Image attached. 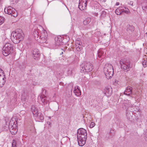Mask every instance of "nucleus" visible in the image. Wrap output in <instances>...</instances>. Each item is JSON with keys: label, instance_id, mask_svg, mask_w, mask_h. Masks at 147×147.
<instances>
[{"label": "nucleus", "instance_id": "nucleus-1", "mask_svg": "<svg viewBox=\"0 0 147 147\" xmlns=\"http://www.w3.org/2000/svg\"><path fill=\"white\" fill-rule=\"evenodd\" d=\"M87 138V133L86 130L83 128H80L77 131V139L79 146H84L86 142Z\"/></svg>", "mask_w": 147, "mask_h": 147}, {"label": "nucleus", "instance_id": "nucleus-2", "mask_svg": "<svg viewBox=\"0 0 147 147\" xmlns=\"http://www.w3.org/2000/svg\"><path fill=\"white\" fill-rule=\"evenodd\" d=\"M104 73L106 78L110 79L114 74V70L112 65L110 64H106L104 68Z\"/></svg>", "mask_w": 147, "mask_h": 147}, {"label": "nucleus", "instance_id": "nucleus-3", "mask_svg": "<svg viewBox=\"0 0 147 147\" xmlns=\"http://www.w3.org/2000/svg\"><path fill=\"white\" fill-rule=\"evenodd\" d=\"M80 71L81 73H88L93 69V66L90 62H85L80 65Z\"/></svg>", "mask_w": 147, "mask_h": 147}, {"label": "nucleus", "instance_id": "nucleus-4", "mask_svg": "<svg viewBox=\"0 0 147 147\" xmlns=\"http://www.w3.org/2000/svg\"><path fill=\"white\" fill-rule=\"evenodd\" d=\"M13 50V45L9 43H7L3 48L2 54L4 56H7L11 53Z\"/></svg>", "mask_w": 147, "mask_h": 147}, {"label": "nucleus", "instance_id": "nucleus-5", "mask_svg": "<svg viewBox=\"0 0 147 147\" xmlns=\"http://www.w3.org/2000/svg\"><path fill=\"white\" fill-rule=\"evenodd\" d=\"M16 123L15 121L11 119L9 123V127L10 131L12 135H15L16 134L18 131L17 129V121H16Z\"/></svg>", "mask_w": 147, "mask_h": 147}, {"label": "nucleus", "instance_id": "nucleus-6", "mask_svg": "<svg viewBox=\"0 0 147 147\" xmlns=\"http://www.w3.org/2000/svg\"><path fill=\"white\" fill-rule=\"evenodd\" d=\"M120 64L121 68L127 71L129 70L130 68V62L128 60L121 59L120 61Z\"/></svg>", "mask_w": 147, "mask_h": 147}, {"label": "nucleus", "instance_id": "nucleus-7", "mask_svg": "<svg viewBox=\"0 0 147 147\" xmlns=\"http://www.w3.org/2000/svg\"><path fill=\"white\" fill-rule=\"evenodd\" d=\"M13 36L14 38L18 40V42L21 40L24 37V34L22 30L18 29L16 30L15 33H13Z\"/></svg>", "mask_w": 147, "mask_h": 147}, {"label": "nucleus", "instance_id": "nucleus-8", "mask_svg": "<svg viewBox=\"0 0 147 147\" xmlns=\"http://www.w3.org/2000/svg\"><path fill=\"white\" fill-rule=\"evenodd\" d=\"M4 12L5 13L10 15L14 17H16L18 15V13L15 9L10 6L5 8Z\"/></svg>", "mask_w": 147, "mask_h": 147}, {"label": "nucleus", "instance_id": "nucleus-9", "mask_svg": "<svg viewBox=\"0 0 147 147\" xmlns=\"http://www.w3.org/2000/svg\"><path fill=\"white\" fill-rule=\"evenodd\" d=\"M134 29L135 28L133 26L128 24L126 29V30L128 34V35H129L131 37L136 36L135 33V32L134 31Z\"/></svg>", "mask_w": 147, "mask_h": 147}, {"label": "nucleus", "instance_id": "nucleus-10", "mask_svg": "<svg viewBox=\"0 0 147 147\" xmlns=\"http://www.w3.org/2000/svg\"><path fill=\"white\" fill-rule=\"evenodd\" d=\"M87 0H79L78 7L81 10L85 9L86 8Z\"/></svg>", "mask_w": 147, "mask_h": 147}, {"label": "nucleus", "instance_id": "nucleus-11", "mask_svg": "<svg viewBox=\"0 0 147 147\" xmlns=\"http://www.w3.org/2000/svg\"><path fill=\"white\" fill-rule=\"evenodd\" d=\"M40 98H41V100L45 107H47L48 105H49V101L47 100V98L45 96L44 94H42L40 96Z\"/></svg>", "mask_w": 147, "mask_h": 147}, {"label": "nucleus", "instance_id": "nucleus-12", "mask_svg": "<svg viewBox=\"0 0 147 147\" xmlns=\"http://www.w3.org/2000/svg\"><path fill=\"white\" fill-rule=\"evenodd\" d=\"M32 54L34 59L38 60L40 58V54L38 49H34L32 51Z\"/></svg>", "mask_w": 147, "mask_h": 147}, {"label": "nucleus", "instance_id": "nucleus-13", "mask_svg": "<svg viewBox=\"0 0 147 147\" xmlns=\"http://www.w3.org/2000/svg\"><path fill=\"white\" fill-rule=\"evenodd\" d=\"M63 37L60 36L55 39V43L57 46L63 45Z\"/></svg>", "mask_w": 147, "mask_h": 147}, {"label": "nucleus", "instance_id": "nucleus-14", "mask_svg": "<svg viewBox=\"0 0 147 147\" xmlns=\"http://www.w3.org/2000/svg\"><path fill=\"white\" fill-rule=\"evenodd\" d=\"M106 50L105 49H100L98 51V56L99 58H104L106 56Z\"/></svg>", "mask_w": 147, "mask_h": 147}, {"label": "nucleus", "instance_id": "nucleus-15", "mask_svg": "<svg viewBox=\"0 0 147 147\" xmlns=\"http://www.w3.org/2000/svg\"><path fill=\"white\" fill-rule=\"evenodd\" d=\"M104 94L107 96H109L111 95L112 93V90L111 88L109 87H106L104 89Z\"/></svg>", "mask_w": 147, "mask_h": 147}, {"label": "nucleus", "instance_id": "nucleus-16", "mask_svg": "<svg viewBox=\"0 0 147 147\" xmlns=\"http://www.w3.org/2000/svg\"><path fill=\"white\" fill-rule=\"evenodd\" d=\"M132 91V88L131 87L128 86L126 88L124 92V94L128 96H129L131 93Z\"/></svg>", "mask_w": 147, "mask_h": 147}, {"label": "nucleus", "instance_id": "nucleus-17", "mask_svg": "<svg viewBox=\"0 0 147 147\" xmlns=\"http://www.w3.org/2000/svg\"><path fill=\"white\" fill-rule=\"evenodd\" d=\"M3 73V70L0 69V73ZM6 78L5 77L4 78H1V75L0 74V87H1L3 86V85L5 84V82Z\"/></svg>", "mask_w": 147, "mask_h": 147}, {"label": "nucleus", "instance_id": "nucleus-18", "mask_svg": "<svg viewBox=\"0 0 147 147\" xmlns=\"http://www.w3.org/2000/svg\"><path fill=\"white\" fill-rule=\"evenodd\" d=\"M42 37H42L39 36L38 38L36 39V41H37L38 42L41 43H47V39L43 37Z\"/></svg>", "mask_w": 147, "mask_h": 147}, {"label": "nucleus", "instance_id": "nucleus-19", "mask_svg": "<svg viewBox=\"0 0 147 147\" xmlns=\"http://www.w3.org/2000/svg\"><path fill=\"white\" fill-rule=\"evenodd\" d=\"M123 8H124L125 9H126L125 7L120 6L115 10V12L118 15L121 14L123 12Z\"/></svg>", "mask_w": 147, "mask_h": 147}, {"label": "nucleus", "instance_id": "nucleus-20", "mask_svg": "<svg viewBox=\"0 0 147 147\" xmlns=\"http://www.w3.org/2000/svg\"><path fill=\"white\" fill-rule=\"evenodd\" d=\"M40 32L39 30L37 29H35L33 32V36L36 40H37V38H38L39 37L40 35H39V32Z\"/></svg>", "mask_w": 147, "mask_h": 147}, {"label": "nucleus", "instance_id": "nucleus-21", "mask_svg": "<svg viewBox=\"0 0 147 147\" xmlns=\"http://www.w3.org/2000/svg\"><path fill=\"white\" fill-rule=\"evenodd\" d=\"M36 119H38L42 121L44 119V117L42 113H38L36 114V116L35 115L34 116Z\"/></svg>", "mask_w": 147, "mask_h": 147}, {"label": "nucleus", "instance_id": "nucleus-22", "mask_svg": "<svg viewBox=\"0 0 147 147\" xmlns=\"http://www.w3.org/2000/svg\"><path fill=\"white\" fill-rule=\"evenodd\" d=\"M74 92L77 96H79L81 95V92L78 86L75 87Z\"/></svg>", "mask_w": 147, "mask_h": 147}, {"label": "nucleus", "instance_id": "nucleus-23", "mask_svg": "<svg viewBox=\"0 0 147 147\" xmlns=\"http://www.w3.org/2000/svg\"><path fill=\"white\" fill-rule=\"evenodd\" d=\"M42 31L41 34H40L39 36L42 37V38L43 37L47 39L48 34L47 31L43 28H42Z\"/></svg>", "mask_w": 147, "mask_h": 147}, {"label": "nucleus", "instance_id": "nucleus-24", "mask_svg": "<svg viewBox=\"0 0 147 147\" xmlns=\"http://www.w3.org/2000/svg\"><path fill=\"white\" fill-rule=\"evenodd\" d=\"M31 110L34 116L36 115L38 113V110L34 106H32L31 107Z\"/></svg>", "mask_w": 147, "mask_h": 147}, {"label": "nucleus", "instance_id": "nucleus-25", "mask_svg": "<svg viewBox=\"0 0 147 147\" xmlns=\"http://www.w3.org/2000/svg\"><path fill=\"white\" fill-rule=\"evenodd\" d=\"M124 105L126 107H132L133 105L131 104L129 100H126L125 101Z\"/></svg>", "mask_w": 147, "mask_h": 147}, {"label": "nucleus", "instance_id": "nucleus-26", "mask_svg": "<svg viewBox=\"0 0 147 147\" xmlns=\"http://www.w3.org/2000/svg\"><path fill=\"white\" fill-rule=\"evenodd\" d=\"M91 19L90 18H88L85 20L83 21V24L85 26L88 25L90 22Z\"/></svg>", "mask_w": 147, "mask_h": 147}, {"label": "nucleus", "instance_id": "nucleus-27", "mask_svg": "<svg viewBox=\"0 0 147 147\" xmlns=\"http://www.w3.org/2000/svg\"><path fill=\"white\" fill-rule=\"evenodd\" d=\"M75 72V69L73 68H69L67 71V74L68 75L72 74Z\"/></svg>", "mask_w": 147, "mask_h": 147}, {"label": "nucleus", "instance_id": "nucleus-28", "mask_svg": "<svg viewBox=\"0 0 147 147\" xmlns=\"http://www.w3.org/2000/svg\"><path fill=\"white\" fill-rule=\"evenodd\" d=\"M76 48L78 51H80L82 49V45L81 44L76 45Z\"/></svg>", "mask_w": 147, "mask_h": 147}, {"label": "nucleus", "instance_id": "nucleus-29", "mask_svg": "<svg viewBox=\"0 0 147 147\" xmlns=\"http://www.w3.org/2000/svg\"><path fill=\"white\" fill-rule=\"evenodd\" d=\"M133 108V109H132V112H134V111H135L137 112H138L139 111V108L138 107L136 106H134L132 107Z\"/></svg>", "mask_w": 147, "mask_h": 147}, {"label": "nucleus", "instance_id": "nucleus-30", "mask_svg": "<svg viewBox=\"0 0 147 147\" xmlns=\"http://www.w3.org/2000/svg\"><path fill=\"white\" fill-rule=\"evenodd\" d=\"M142 65L144 67L147 66V59H144L142 62Z\"/></svg>", "mask_w": 147, "mask_h": 147}, {"label": "nucleus", "instance_id": "nucleus-31", "mask_svg": "<svg viewBox=\"0 0 147 147\" xmlns=\"http://www.w3.org/2000/svg\"><path fill=\"white\" fill-rule=\"evenodd\" d=\"M4 18L0 16V25L3 23L4 22Z\"/></svg>", "mask_w": 147, "mask_h": 147}, {"label": "nucleus", "instance_id": "nucleus-32", "mask_svg": "<svg viewBox=\"0 0 147 147\" xmlns=\"http://www.w3.org/2000/svg\"><path fill=\"white\" fill-rule=\"evenodd\" d=\"M109 134L111 136H113L115 134V131L111 129L109 132Z\"/></svg>", "mask_w": 147, "mask_h": 147}, {"label": "nucleus", "instance_id": "nucleus-33", "mask_svg": "<svg viewBox=\"0 0 147 147\" xmlns=\"http://www.w3.org/2000/svg\"><path fill=\"white\" fill-rule=\"evenodd\" d=\"M17 143L15 140H13L12 143V147H16Z\"/></svg>", "mask_w": 147, "mask_h": 147}, {"label": "nucleus", "instance_id": "nucleus-34", "mask_svg": "<svg viewBox=\"0 0 147 147\" xmlns=\"http://www.w3.org/2000/svg\"><path fill=\"white\" fill-rule=\"evenodd\" d=\"M19 0H10V1L11 4H16Z\"/></svg>", "mask_w": 147, "mask_h": 147}, {"label": "nucleus", "instance_id": "nucleus-35", "mask_svg": "<svg viewBox=\"0 0 147 147\" xmlns=\"http://www.w3.org/2000/svg\"><path fill=\"white\" fill-rule=\"evenodd\" d=\"M143 10L147 14V6H142Z\"/></svg>", "mask_w": 147, "mask_h": 147}, {"label": "nucleus", "instance_id": "nucleus-36", "mask_svg": "<svg viewBox=\"0 0 147 147\" xmlns=\"http://www.w3.org/2000/svg\"><path fill=\"white\" fill-rule=\"evenodd\" d=\"M95 125V124L93 122H91L90 125V128H92Z\"/></svg>", "mask_w": 147, "mask_h": 147}, {"label": "nucleus", "instance_id": "nucleus-37", "mask_svg": "<svg viewBox=\"0 0 147 147\" xmlns=\"http://www.w3.org/2000/svg\"><path fill=\"white\" fill-rule=\"evenodd\" d=\"M82 42L80 41V40H77L76 41V45H82Z\"/></svg>", "mask_w": 147, "mask_h": 147}, {"label": "nucleus", "instance_id": "nucleus-38", "mask_svg": "<svg viewBox=\"0 0 147 147\" xmlns=\"http://www.w3.org/2000/svg\"><path fill=\"white\" fill-rule=\"evenodd\" d=\"M124 8H123V12H124L126 13L127 14L129 12V9H127L128 10H125L124 9Z\"/></svg>", "mask_w": 147, "mask_h": 147}, {"label": "nucleus", "instance_id": "nucleus-39", "mask_svg": "<svg viewBox=\"0 0 147 147\" xmlns=\"http://www.w3.org/2000/svg\"><path fill=\"white\" fill-rule=\"evenodd\" d=\"M146 132L145 133V139L146 141H147V130L146 131Z\"/></svg>", "mask_w": 147, "mask_h": 147}, {"label": "nucleus", "instance_id": "nucleus-40", "mask_svg": "<svg viewBox=\"0 0 147 147\" xmlns=\"http://www.w3.org/2000/svg\"><path fill=\"white\" fill-rule=\"evenodd\" d=\"M129 115V114L128 113H127V118L129 119V120H130V119L131 118V117H128V116Z\"/></svg>", "mask_w": 147, "mask_h": 147}, {"label": "nucleus", "instance_id": "nucleus-41", "mask_svg": "<svg viewBox=\"0 0 147 147\" xmlns=\"http://www.w3.org/2000/svg\"><path fill=\"white\" fill-rule=\"evenodd\" d=\"M129 5H133V2L132 1H130L129 3Z\"/></svg>", "mask_w": 147, "mask_h": 147}, {"label": "nucleus", "instance_id": "nucleus-42", "mask_svg": "<svg viewBox=\"0 0 147 147\" xmlns=\"http://www.w3.org/2000/svg\"><path fill=\"white\" fill-rule=\"evenodd\" d=\"M42 90H43V91H43V92H42L43 93H45L46 92V90H45V89H43Z\"/></svg>", "mask_w": 147, "mask_h": 147}, {"label": "nucleus", "instance_id": "nucleus-43", "mask_svg": "<svg viewBox=\"0 0 147 147\" xmlns=\"http://www.w3.org/2000/svg\"><path fill=\"white\" fill-rule=\"evenodd\" d=\"M120 4V3L119 2H117L116 3V5L117 6H118Z\"/></svg>", "mask_w": 147, "mask_h": 147}, {"label": "nucleus", "instance_id": "nucleus-44", "mask_svg": "<svg viewBox=\"0 0 147 147\" xmlns=\"http://www.w3.org/2000/svg\"><path fill=\"white\" fill-rule=\"evenodd\" d=\"M47 123L48 125H51V123L50 122H47Z\"/></svg>", "mask_w": 147, "mask_h": 147}, {"label": "nucleus", "instance_id": "nucleus-45", "mask_svg": "<svg viewBox=\"0 0 147 147\" xmlns=\"http://www.w3.org/2000/svg\"><path fill=\"white\" fill-rule=\"evenodd\" d=\"M102 2H105L106 0H100Z\"/></svg>", "mask_w": 147, "mask_h": 147}, {"label": "nucleus", "instance_id": "nucleus-46", "mask_svg": "<svg viewBox=\"0 0 147 147\" xmlns=\"http://www.w3.org/2000/svg\"><path fill=\"white\" fill-rule=\"evenodd\" d=\"M145 2H147V0H143Z\"/></svg>", "mask_w": 147, "mask_h": 147}, {"label": "nucleus", "instance_id": "nucleus-47", "mask_svg": "<svg viewBox=\"0 0 147 147\" xmlns=\"http://www.w3.org/2000/svg\"><path fill=\"white\" fill-rule=\"evenodd\" d=\"M124 36H125V34H122Z\"/></svg>", "mask_w": 147, "mask_h": 147}, {"label": "nucleus", "instance_id": "nucleus-48", "mask_svg": "<svg viewBox=\"0 0 147 147\" xmlns=\"http://www.w3.org/2000/svg\"><path fill=\"white\" fill-rule=\"evenodd\" d=\"M118 81L117 80V81H115V83H117V82H118Z\"/></svg>", "mask_w": 147, "mask_h": 147}, {"label": "nucleus", "instance_id": "nucleus-49", "mask_svg": "<svg viewBox=\"0 0 147 147\" xmlns=\"http://www.w3.org/2000/svg\"><path fill=\"white\" fill-rule=\"evenodd\" d=\"M118 81L117 80V81H115V83H117V82H118Z\"/></svg>", "mask_w": 147, "mask_h": 147}, {"label": "nucleus", "instance_id": "nucleus-50", "mask_svg": "<svg viewBox=\"0 0 147 147\" xmlns=\"http://www.w3.org/2000/svg\"><path fill=\"white\" fill-rule=\"evenodd\" d=\"M24 100H26V98H24Z\"/></svg>", "mask_w": 147, "mask_h": 147}, {"label": "nucleus", "instance_id": "nucleus-51", "mask_svg": "<svg viewBox=\"0 0 147 147\" xmlns=\"http://www.w3.org/2000/svg\"><path fill=\"white\" fill-rule=\"evenodd\" d=\"M146 36H147V32L146 33Z\"/></svg>", "mask_w": 147, "mask_h": 147}, {"label": "nucleus", "instance_id": "nucleus-52", "mask_svg": "<svg viewBox=\"0 0 147 147\" xmlns=\"http://www.w3.org/2000/svg\"><path fill=\"white\" fill-rule=\"evenodd\" d=\"M63 52H62L61 53V54H63Z\"/></svg>", "mask_w": 147, "mask_h": 147}, {"label": "nucleus", "instance_id": "nucleus-53", "mask_svg": "<svg viewBox=\"0 0 147 147\" xmlns=\"http://www.w3.org/2000/svg\"><path fill=\"white\" fill-rule=\"evenodd\" d=\"M22 97L23 96V95H22Z\"/></svg>", "mask_w": 147, "mask_h": 147}, {"label": "nucleus", "instance_id": "nucleus-54", "mask_svg": "<svg viewBox=\"0 0 147 147\" xmlns=\"http://www.w3.org/2000/svg\"><path fill=\"white\" fill-rule=\"evenodd\" d=\"M7 123V122H6V123Z\"/></svg>", "mask_w": 147, "mask_h": 147}, {"label": "nucleus", "instance_id": "nucleus-55", "mask_svg": "<svg viewBox=\"0 0 147 147\" xmlns=\"http://www.w3.org/2000/svg\"><path fill=\"white\" fill-rule=\"evenodd\" d=\"M39 96H38V98H39Z\"/></svg>", "mask_w": 147, "mask_h": 147}, {"label": "nucleus", "instance_id": "nucleus-56", "mask_svg": "<svg viewBox=\"0 0 147 147\" xmlns=\"http://www.w3.org/2000/svg\"><path fill=\"white\" fill-rule=\"evenodd\" d=\"M39 96H38V98H39Z\"/></svg>", "mask_w": 147, "mask_h": 147}]
</instances>
